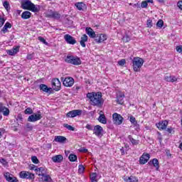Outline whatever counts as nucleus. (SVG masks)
<instances>
[{
	"instance_id": "obj_28",
	"label": "nucleus",
	"mask_w": 182,
	"mask_h": 182,
	"mask_svg": "<svg viewBox=\"0 0 182 182\" xmlns=\"http://www.w3.org/2000/svg\"><path fill=\"white\" fill-rule=\"evenodd\" d=\"M39 89L41 92H50L52 90V87H48V85L45 84H41Z\"/></svg>"
},
{
	"instance_id": "obj_54",
	"label": "nucleus",
	"mask_w": 182,
	"mask_h": 182,
	"mask_svg": "<svg viewBox=\"0 0 182 182\" xmlns=\"http://www.w3.org/2000/svg\"><path fill=\"white\" fill-rule=\"evenodd\" d=\"M177 6H178V8H179V9H181L182 11V0L179 1L177 3Z\"/></svg>"
},
{
	"instance_id": "obj_40",
	"label": "nucleus",
	"mask_w": 182,
	"mask_h": 182,
	"mask_svg": "<svg viewBox=\"0 0 182 182\" xmlns=\"http://www.w3.org/2000/svg\"><path fill=\"white\" fill-rule=\"evenodd\" d=\"M164 26V21H163V20H159L156 23V26H158V28H163V26Z\"/></svg>"
},
{
	"instance_id": "obj_61",
	"label": "nucleus",
	"mask_w": 182,
	"mask_h": 182,
	"mask_svg": "<svg viewBox=\"0 0 182 182\" xmlns=\"http://www.w3.org/2000/svg\"><path fill=\"white\" fill-rule=\"evenodd\" d=\"M159 4H164L165 1L164 0H157Z\"/></svg>"
},
{
	"instance_id": "obj_6",
	"label": "nucleus",
	"mask_w": 182,
	"mask_h": 182,
	"mask_svg": "<svg viewBox=\"0 0 182 182\" xmlns=\"http://www.w3.org/2000/svg\"><path fill=\"white\" fill-rule=\"evenodd\" d=\"M51 89L55 90V92H59V90H60L62 88V84L60 83V80H59L58 78H53L51 80Z\"/></svg>"
},
{
	"instance_id": "obj_29",
	"label": "nucleus",
	"mask_w": 182,
	"mask_h": 182,
	"mask_svg": "<svg viewBox=\"0 0 182 182\" xmlns=\"http://www.w3.org/2000/svg\"><path fill=\"white\" fill-rule=\"evenodd\" d=\"M75 6H76L78 11H83V9L86 8V4L83 2H77L75 3Z\"/></svg>"
},
{
	"instance_id": "obj_32",
	"label": "nucleus",
	"mask_w": 182,
	"mask_h": 182,
	"mask_svg": "<svg viewBox=\"0 0 182 182\" xmlns=\"http://www.w3.org/2000/svg\"><path fill=\"white\" fill-rule=\"evenodd\" d=\"M164 80H166V82H171L173 83L174 82H177V77H176V76H165Z\"/></svg>"
},
{
	"instance_id": "obj_63",
	"label": "nucleus",
	"mask_w": 182,
	"mask_h": 182,
	"mask_svg": "<svg viewBox=\"0 0 182 182\" xmlns=\"http://www.w3.org/2000/svg\"><path fill=\"white\" fill-rule=\"evenodd\" d=\"M137 5H139V3H136L134 5V8H137Z\"/></svg>"
},
{
	"instance_id": "obj_45",
	"label": "nucleus",
	"mask_w": 182,
	"mask_h": 182,
	"mask_svg": "<svg viewBox=\"0 0 182 182\" xmlns=\"http://www.w3.org/2000/svg\"><path fill=\"white\" fill-rule=\"evenodd\" d=\"M118 65L119 66H124V65H126V60L125 59H122L118 61Z\"/></svg>"
},
{
	"instance_id": "obj_11",
	"label": "nucleus",
	"mask_w": 182,
	"mask_h": 182,
	"mask_svg": "<svg viewBox=\"0 0 182 182\" xmlns=\"http://www.w3.org/2000/svg\"><path fill=\"white\" fill-rule=\"evenodd\" d=\"M112 119L115 124L120 125L123 123V117L117 113L113 114Z\"/></svg>"
},
{
	"instance_id": "obj_22",
	"label": "nucleus",
	"mask_w": 182,
	"mask_h": 182,
	"mask_svg": "<svg viewBox=\"0 0 182 182\" xmlns=\"http://www.w3.org/2000/svg\"><path fill=\"white\" fill-rule=\"evenodd\" d=\"M87 39H89V38L86 34H83L81 36V40L80 41V45L82 46V48H86V42H87Z\"/></svg>"
},
{
	"instance_id": "obj_46",
	"label": "nucleus",
	"mask_w": 182,
	"mask_h": 182,
	"mask_svg": "<svg viewBox=\"0 0 182 182\" xmlns=\"http://www.w3.org/2000/svg\"><path fill=\"white\" fill-rule=\"evenodd\" d=\"M129 122H131V123H132L133 124H137V122H136V118L133 116L130 117Z\"/></svg>"
},
{
	"instance_id": "obj_16",
	"label": "nucleus",
	"mask_w": 182,
	"mask_h": 182,
	"mask_svg": "<svg viewBox=\"0 0 182 182\" xmlns=\"http://www.w3.org/2000/svg\"><path fill=\"white\" fill-rule=\"evenodd\" d=\"M150 160V154L144 153L142 156L139 158L140 164H146Z\"/></svg>"
},
{
	"instance_id": "obj_1",
	"label": "nucleus",
	"mask_w": 182,
	"mask_h": 182,
	"mask_svg": "<svg viewBox=\"0 0 182 182\" xmlns=\"http://www.w3.org/2000/svg\"><path fill=\"white\" fill-rule=\"evenodd\" d=\"M87 97L90 100L91 104L93 106H100L103 102V98H102V92H88L87 94Z\"/></svg>"
},
{
	"instance_id": "obj_64",
	"label": "nucleus",
	"mask_w": 182,
	"mask_h": 182,
	"mask_svg": "<svg viewBox=\"0 0 182 182\" xmlns=\"http://www.w3.org/2000/svg\"><path fill=\"white\" fill-rule=\"evenodd\" d=\"M180 149L182 150V143L180 144Z\"/></svg>"
},
{
	"instance_id": "obj_37",
	"label": "nucleus",
	"mask_w": 182,
	"mask_h": 182,
	"mask_svg": "<svg viewBox=\"0 0 182 182\" xmlns=\"http://www.w3.org/2000/svg\"><path fill=\"white\" fill-rule=\"evenodd\" d=\"M63 127H65V129H68V130H70V132H75V127L68 124H64Z\"/></svg>"
},
{
	"instance_id": "obj_43",
	"label": "nucleus",
	"mask_w": 182,
	"mask_h": 182,
	"mask_svg": "<svg viewBox=\"0 0 182 182\" xmlns=\"http://www.w3.org/2000/svg\"><path fill=\"white\" fill-rule=\"evenodd\" d=\"M146 26H147V28H152L153 27V21H151V19H148L147 20Z\"/></svg>"
},
{
	"instance_id": "obj_24",
	"label": "nucleus",
	"mask_w": 182,
	"mask_h": 182,
	"mask_svg": "<svg viewBox=\"0 0 182 182\" xmlns=\"http://www.w3.org/2000/svg\"><path fill=\"white\" fill-rule=\"evenodd\" d=\"M54 140L57 143L65 144V143H66L68 139H66V137H65V136H55V139Z\"/></svg>"
},
{
	"instance_id": "obj_41",
	"label": "nucleus",
	"mask_w": 182,
	"mask_h": 182,
	"mask_svg": "<svg viewBox=\"0 0 182 182\" xmlns=\"http://www.w3.org/2000/svg\"><path fill=\"white\" fill-rule=\"evenodd\" d=\"M85 171V166L83 165H79L78 166V173L82 174Z\"/></svg>"
},
{
	"instance_id": "obj_38",
	"label": "nucleus",
	"mask_w": 182,
	"mask_h": 182,
	"mask_svg": "<svg viewBox=\"0 0 182 182\" xmlns=\"http://www.w3.org/2000/svg\"><path fill=\"white\" fill-rule=\"evenodd\" d=\"M25 114H33V110L31 107H28L24 111Z\"/></svg>"
},
{
	"instance_id": "obj_8",
	"label": "nucleus",
	"mask_w": 182,
	"mask_h": 182,
	"mask_svg": "<svg viewBox=\"0 0 182 182\" xmlns=\"http://www.w3.org/2000/svg\"><path fill=\"white\" fill-rule=\"evenodd\" d=\"M42 119V114L38 111L37 113L32 114L28 118V122H35Z\"/></svg>"
},
{
	"instance_id": "obj_23",
	"label": "nucleus",
	"mask_w": 182,
	"mask_h": 182,
	"mask_svg": "<svg viewBox=\"0 0 182 182\" xmlns=\"http://www.w3.org/2000/svg\"><path fill=\"white\" fill-rule=\"evenodd\" d=\"M41 180L42 182H53V180L52 179V177H50V175H48L46 173L42 174Z\"/></svg>"
},
{
	"instance_id": "obj_4",
	"label": "nucleus",
	"mask_w": 182,
	"mask_h": 182,
	"mask_svg": "<svg viewBox=\"0 0 182 182\" xmlns=\"http://www.w3.org/2000/svg\"><path fill=\"white\" fill-rule=\"evenodd\" d=\"M65 62L70 63V65H74L75 66L82 65V60H80V58L77 56L68 55L65 59Z\"/></svg>"
},
{
	"instance_id": "obj_21",
	"label": "nucleus",
	"mask_w": 182,
	"mask_h": 182,
	"mask_svg": "<svg viewBox=\"0 0 182 182\" xmlns=\"http://www.w3.org/2000/svg\"><path fill=\"white\" fill-rule=\"evenodd\" d=\"M123 180L125 182H139V179L136 176H124Z\"/></svg>"
},
{
	"instance_id": "obj_55",
	"label": "nucleus",
	"mask_w": 182,
	"mask_h": 182,
	"mask_svg": "<svg viewBox=\"0 0 182 182\" xmlns=\"http://www.w3.org/2000/svg\"><path fill=\"white\" fill-rule=\"evenodd\" d=\"M85 129H87V130H93V127H92V125L87 124L85 126Z\"/></svg>"
},
{
	"instance_id": "obj_14",
	"label": "nucleus",
	"mask_w": 182,
	"mask_h": 182,
	"mask_svg": "<svg viewBox=\"0 0 182 182\" xmlns=\"http://www.w3.org/2000/svg\"><path fill=\"white\" fill-rule=\"evenodd\" d=\"M1 113H3L4 116H9V109L4 106L2 102H0V120L2 119Z\"/></svg>"
},
{
	"instance_id": "obj_57",
	"label": "nucleus",
	"mask_w": 182,
	"mask_h": 182,
	"mask_svg": "<svg viewBox=\"0 0 182 182\" xmlns=\"http://www.w3.org/2000/svg\"><path fill=\"white\" fill-rule=\"evenodd\" d=\"M80 151H81V153H87V149L82 148Z\"/></svg>"
},
{
	"instance_id": "obj_10",
	"label": "nucleus",
	"mask_w": 182,
	"mask_h": 182,
	"mask_svg": "<svg viewBox=\"0 0 182 182\" xmlns=\"http://www.w3.org/2000/svg\"><path fill=\"white\" fill-rule=\"evenodd\" d=\"M83 111L82 109H74L67 113V117H76V116H82Z\"/></svg>"
},
{
	"instance_id": "obj_52",
	"label": "nucleus",
	"mask_w": 182,
	"mask_h": 182,
	"mask_svg": "<svg viewBox=\"0 0 182 182\" xmlns=\"http://www.w3.org/2000/svg\"><path fill=\"white\" fill-rule=\"evenodd\" d=\"M26 59H28V60H32V59H33V54H28Z\"/></svg>"
},
{
	"instance_id": "obj_33",
	"label": "nucleus",
	"mask_w": 182,
	"mask_h": 182,
	"mask_svg": "<svg viewBox=\"0 0 182 182\" xmlns=\"http://www.w3.org/2000/svg\"><path fill=\"white\" fill-rule=\"evenodd\" d=\"M97 120H98V122H100V123H102V124H106L107 123V119H106L105 115L101 114L98 117Z\"/></svg>"
},
{
	"instance_id": "obj_58",
	"label": "nucleus",
	"mask_w": 182,
	"mask_h": 182,
	"mask_svg": "<svg viewBox=\"0 0 182 182\" xmlns=\"http://www.w3.org/2000/svg\"><path fill=\"white\" fill-rule=\"evenodd\" d=\"M166 132H168V133H173V128H168L167 129H166Z\"/></svg>"
},
{
	"instance_id": "obj_36",
	"label": "nucleus",
	"mask_w": 182,
	"mask_h": 182,
	"mask_svg": "<svg viewBox=\"0 0 182 182\" xmlns=\"http://www.w3.org/2000/svg\"><path fill=\"white\" fill-rule=\"evenodd\" d=\"M70 161H76L77 160V156L75 154H70L69 157H68Z\"/></svg>"
},
{
	"instance_id": "obj_34",
	"label": "nucleus",
	"mask_w": 182,
	"mask_h": 182,
	"mask_svg": "<svg viewBox=\"0 0 182 182\" xmlns=\"http://www.w3.org/2000/svg\"><path fill=\"white\" fill-rule=\"evenodd\" d=\"M90 178L91 182H97V173H92L90 176Z\"/></svg>"
},
{
	"instance_id": "obj_13",
	"label": "nucleus",
	"mask_w": 182,
	"mask_h": 182,
	"mask_svg": "<svg viewBox=\"0 0 182 182\" xmlns=\"http://www.w3.org/2000/svg\"><path fill=\"white\" fill-rule=\"evenodd\" d=\"M64 39L68 45H75L77 43L76 38L69 34H65Z\"/></svg>"
},
{
	"instance_id": "obj_7",
	"label": "nucleus",
	"mask_w": 182,
	"mask_h": 182,
	"mask_svg": "<svg viewBox=\"0 0 182 182\" xmlns=\"http://www.w3.org/2000/svg\"><path fill=\"white\" fill-rule=\"evenodd\" d=\"M19 176H20L21 178H26L28 180H35V174L28 172V171H21L19 173Z\"/></svg>"
},
{
	"instance_id": "obj_35",
	"label": "nucleus",
	"mask_w": 182,
	"mask_h": 182,
	"mask_svg": "<svg viewBox=\"0 0 182 182\" xmlns=\"http://www.w3.org/2000/svg\"><path fill=\"white\" fill-rule=\"evenodd\" d=\"M129 140L131 141V143L134 145V146H137V144H139V140L134 139L132 135H129L128 136Z\"/></svg>"
},
{
	"instance_id": "obj_62",
	"label": "nucleus",
	"mask_w": 182,
	"mask_h": 182,
	"mask_svg": "<svg viewBox=\"0 0 182 182\" xmlns=\"http://www.w3.org/2000/svg\"><path fill=\"white\" fill-rule=\"evenodd\" d=\"M99 114H100V116H101V114L102 116H105V114H104L103 111H100Z\"/></svg>"
},
{
	"instance_id": "obj_31",
	"label": "nucleus",
	"mask_w": 182,
	"mask_h": 182,
	"mask_svg": "<svg viewBox=\"0 0 182 182\" xmlns=\"http://www.w3.org/2000/svg\"><path fill=\"white\" fill-rule=\"evenodd\" d=\"M35 171H36L38 176L42 177V174H46V171H45V168L40 167L35 169Z\"/></svg>"
},
{
	"instance_id": "obj_20",
	"label": "nucleus",
	"mask_w": 182,
	"mask_h": 182,
	"mask_svg": "<svg viewBox=\"0 0 182 182\" xmlns=\"http://www.w3.org/2000/svg\"><path fill=\"white\" fill-rule=\"evenodd\" d=\"M85 31L87 35H88V36H90L92 38H95L97 36L96 35V33L95 32V31H93V29L90 27H87L85 28Z\"/></svg>"
},
{
	"instance_id": "obj_2",
	"label": "nucleus",
	"mask_w": 182,
	"mask_h": 182,
	"mask_svg": "<svg viewBox=\"0 0 182 182\" xmlns=\"http://www.w3.org/2000/svg\"><path fill=\"white\" fill-rule=\"evenodd\" d=\"M21 8L31 12H39V9L29 0H23L21 1Z\"/></svg>"
},
{
	"instance_id": "obj_18",
	"label": "nucleus",
	"mask_w": 182,
	"mask_h": 182,
	"mask_svg": "<svg viewBox=\"0 0 182 182\" xmlns=\"http://www.w3.org/2000/svg\"><path fill=\"white\" fill-rule=\"evenodd\" d=\"M124 94L122 92H119L117 93V103L118 105H123L124 103Z\"/></svg>"
},
{
	"instance_id": "obj_27",
	"label": "nucleus",
	"mask_w": 182,
	"mask_h": 182,
	"mask_svg": "<svg viewBox=\"0 0 182 182\" xmlns=\"http://www.w3.org/2000/svg\"><path fill=\"white\" fill-rule=\"evenodd\" d=\"M52 161L54 163H62L63 161V156L62 155H56L52 157Z\"/></svg>"
},
{
	"instance_id": "obj_19",
	"label": "nucleus",
	"mask_w": 182,
	"mask_h": 182,
	"mask_svg": "<svg viewBox=\"0 0 182 182\" xmlns=\"http://www.w3.org/2000/svg\"><path fill=\"white\" fill-rule=\"evenodd\" d=\"M168 125V122L165 120L156 124V127H158L159 130H165V129H167Z\"/></svg>"
},
{
	"instance_id": "obj_50",
	"label": "nucleus",
	"mask_w": 182,
	"mask_h": 182,
	"mask_svg": "<svg viewBox=\"0 0 182 182\" xmlns=\"http://www.w3.org/2000/svg\"><path fill=\"white\" fill-rule=\"evenodd\" d=\"M73 90H80V89H82V86L80 85H75L74 87H73Z\"/></svg>"
},
{
	"instance_id": "obj_48",
	"label": "nucleus",
	"mask_w": 182,
	"mask_h": 182,
	"mask_svg": "<svg viewBox=\"0 0 182 182\" xmlns=\"http://www.w3.org/2000/svg\"><path fill=\"white\" fill-rule=\"evenodd\" d=\"M38 39V41H40V42H42L43 43H44V45H47L48 42H46V40L43 38V37L39 36Z\"/></svg>"
},
{
	"instance_id": "obj_60",
	"label": "nucleus",
	"mask_w": 182,
	"mask_h": 182,
	"mask_svg": "<svg viewBox=\"0 0 182 182\" xmlns=\"http://www.w3.org/2000/svg\"><path fill=\"white\" fill-rule=\"evenodd\" d=\"M136 9H137L138 10L141 9V6H140V4H138V5L136 6Z\"/></svg>"
},
{
	"instance_id": "obj_51",
	"label": "nucleus",
	"mask_w": 182,
	"mask_h": 182,
	"mask_svg": "<svg viewBox=\"0 0 182 182\" xmlns=\"http://www.w3.org/2000/svg\"><path fill=\"white\" fill-rule=\"evenodd\" d=\"M5 18H0V28H2L4 26V23H5Z\"/></svg>"
},
{
	"instance_id": "obj_15",
	"label": "nucleus",
	"mask_w": 182,
	"mask_h": 182,
	"mask_svg": "<svg viewBox=\"0 0 182 182\" xmlns=\"http://www.w3.org/2000/svg\"><path fill=\"white\" fill-rule=\"evenodd\" d=\"M4 177L8 182H19L16 177L14 176V175L11 174L9 172H6L4 173Z\"/></svg>"
},
{
	"instance_id": "obj_39",
	"label": "nucleus",
	"mask_w": 182,
	"mask_h": 182,
	"mask_svg": "<svg viewBox=\"0 0 182 182\" xmlns=\"http://www.w3.org/2000/svg\"><path fill=\"white\" fill-rule=\"evenodd\" d=\"M3 6L5 8V9H6V11H9V9H11V6H9V2L8 1H5L3 3Z\"/></svg>"
},
{
	"instance_id": "obj_9",
	"label": "nucleus",
	"mask_w": 182,
	"mask_h": 182,
	"mask_svg": "<svg viewBox=\"0 0 182 182\" xmlns=\"http://www.w3.org/2000/svg\"><path fill=\"white\" fill-rule=\"evenodd\" d=\"M63 84L65 87H72L75 85V80L72 77H67L63 81Z\"/></svg>"
},
{
	"instance_id": "obj_17",
	"label": "nucleus",
	"mask_w": 182,
	"mask_h": 182,
	"mask_svg": "<svg viewBox=\"0 0 182 182\" xmlns=\"http://www.w3.org/2000/svg\"><path fill=\"white\" fill-rule=\"evenodd\" d=\"M94 134L95 136H97V137H100V136H102V133H103V127H102L100 125H96L94 127Z\"/></svg>"
},
{
	"instance_id": "obj_44",
	"label": "nucleus",
	"mask_w": 182,
	"mask_h": 182,
	"mask_svg": "<svg viewBox=\"0 0 182 182\" xmlns=\"http://www.w3.org/2000/svg\"><path fill=\"white\" fill-rule=\"evenodd\" d=\"M147 6H149V4H147V1H143L141 3V7L142 9L147 8Z\"/></svg>"
},
{
	"instance_id": "obj_26",
	"label": "nucleus",
	"mask_w": 182,
	"mask_h": 182,
	"mask_svg": "<svg viewBox=\"0 0 182 182\" xmlns=\"http://www.w3.org/2000/svg\"><path fill=\"white\" fill-rule=\"evenodd\" d=\"M11 28H12V24L9 22H6V23L4 24V27L1 29V32L3 33H6L8 31V29H11Z\"/></svg>"
},
{
	"instance_id": "obj_53",
	"label": "nucleus",
	"mask_w": 182,
	"mask_h": 182,
	"mask_svg": "<svg viewBox=\"0 0 182 182\" xmlns=\"http://www.w3.org/2000/svg\"><path fill=\"white\" fill-rule=\"evenodd\" d=\"M123 41H124V42H130V37H129V36H126L123 37Z\"/></svg>"
},
{
	"instance_id": "obj_49",
	"label": "nucleus",
	"mask_w": 182,
	"mask_h": 182,
	"mask_svg": "<svg viewBox=\"0 0 182 182\" xmlns=\"http://www.w3.org/2000/svg\"><path fill=\"white\" fill-rule=\"evenodd\" d=\"M26 127L30 131L33 130V127L30 123H27Z\"/></svg>"
},
{
	"instance_id": "obj_56",
	"label": "nucleus",
	"mask_w": 182,
	"mask_h": 182,
	"mask_svg": "<svg viewBox=\"0 0 182 182\" xmlns=\"http://www.w3.org/2000/svg\"><path fill=\"white\" fill-rule=\"evenodd\" d=\"M0 163H1V164L4 166H6V161L4 159H0Z\"/></svg>"
},
{
	"instance_id": "obj_30",
	"label": "nucleus",
	"mask_w": 182,
	"mask_h": 182,
	"mask_svg": "<svg viewBox=\"0 0 182 182\" xmlns=\"http://www.w3.org/2000/svg\"><path fill=\"white\" fill-rule=\"evenodd\" d=\"M32 16V13H31L28 11H23L21 14V18L22 19H29Z\"/></svg>"
},
{
	"instance_id": "obj_59",
	"label": "nucleus",
	"mask_w": 182,
	"mask_h": 182,
	"mask_svg": "<svg viewBox=\"0 0 182 182\" xmlns=\"http://www.w3.org/2000/svg\"><path fill=\"white\" fill-rule=\"evenodd\" d=\"M146 4H153V0H146Z\"/></svg>"
},
{
	"instance_id": "obj_42",
	"label": "nucleus",
	"mask_w": 182,
	"mask_h": 182,
	"mask_svg": "<svg viewBox=\"0 0 182 182\" xmlns=\"http://www.w3.org/2000/svg\"><path fill=\"white\" fill-rule=\"evenodd\" d=\"M31 161H32L34 164H38V163H39V159H38V157H36V156H32V157H31Z\"/></svg>"
},
{
	"instance_id": "obj_12",
	"label": "nucleus",
	"mask_w": 182,
	"mask_h": 182,
	"mask_svg": "<svg viewBox=\"0 0 182 182\" xmlns=\"http://www.w3.org/2000/svg\"><path fill=\"white\" fill-rule=\"evenodd\" d=\"M95 38V41L97 43H102L105 41H107V35L103 33L97 34Z\"/></svg>"
},
{
	"instance_id": "obj_3",
	"label": "nucleus",
	"mask_w": 182,
	"mask_h": 182,
	"mask_svg": "<svg viewBox=\"0 0 182 182\" xmlns=\"http://www.w3.org/2000/svg\"><path fill=\"white\" fill-rule=\"evenodd\" d=\"M144 64V60L139 57H134L132 60V68L134 72H140Z\"/></svg>"
},
{
	"instance_id": "obj_47",
	"label": "nucleus",
	"mask_w": 182,
	"mask_h": 182,
	"mask_svg": "<svg viewBox=\"0 0 182 182\" xmlns=\"http://www.w3.org/2000/svg\"><path fill=\"white\" fill-rule=\"evenodd\" d=\"M14 50L15 51H13V52L11 50L9 51V55L11 56H14V53H18V52H19V48H14Z\"/></svg>"
},
{
	"instance_id": "obj_25",
	"label": "nucleus",
	"mask_w": 182,
	"mask_h": 182,
	"mask_svg": "<svg viewBox=\"0 0 182 182\" xmlns=\"http://www.w3.org/2000/svg\"><path fill=\"white\" fill-rule=\"evenodd\" d=\"M151 164L154 166V167L156 168V170H159V168H160L158 159H154L152 161H150L149 162V165L151 166Z\"/></svg>"
},
{
	"instance_id": "obj_5",
	"label": "nucleus",
	"mask_w": 182,
	"mask_h": 182,
	"mask_svg": "<svg viewBox=\"0 0 182 182\" xmlns=\"http://www.w3.org/2000/svg\"><path fill=\"white\" fill-rule=\"evenodd\" d=\"M46 18H50L51 19H60V14L59 12L53 11V10H48L46 13H45Z\"/></svg>"
}]
</instances>
